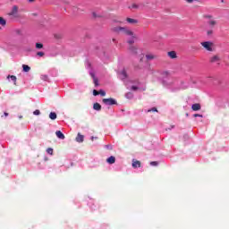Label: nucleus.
I'll use <instances>...</instances> for the list:
<instances>
[{"label": "nucleus", "mask_w": 229, "mask_h": 229, "mask_svg": "<svg viewBox=\"0 0 229 229\" xmlns=\"http://www.w3.org/2000/svg\"><path fill=\"white\" fill-rule=\"evenodd\" d=\"M49 118H50L52 121H55V119H56V113L51 112V113L49 114Z\"/></svg>", "instance_id": "19"}, {"label": "nucleus", "mask_w": 229, "mask_h": 229, "mask_svg": "<svg viewBox=\"0 0 229 229\" xmlns=\"http://www.w3.org/2000/svg\"><path fill=\"white\" fill-rule=\"evenodd\" d=\"M93 108H94L95 110H97L98 112H99V111L101 110V104H99V103H95V104L93 105Z\"/></svg>", "instance_id": "16"}, {"label": "nucleus", "mask_w": 229, "mask_h": 229, "mask_svg": "<svg viewBox=\"0 0 229 229\" xmlns=\"http://www.w3.org/2000/svg\"><path fill=\"white\" fill-rule=\"evenodd\" d=\"M22 68H23L24 72H30V71H31V68L27 64H23Z\"/></svg>", "instance_id": "18"}, {"label": "nucleus", "mask_w": 229, "mask_h": 229, "mask_svg": "<svg viewBox=\"0 0 229 229\" xmlns=\"http://www.w3.org/2000/svg\"><path fill=\"white\" fill-rule=\"evenodd\" d=\"M222 3H225V0H222Z\"/></svg>", "instance_id": "48"}, {"label": "nucleus", "mask_w": 229, "mask_h": 229, "mask_svg": "<svg viewBox=\"0 0 229 229\" xmlns=\"http://www.w3.org/2000/svg\"><path fill=\"white\" fill-rule=\"evenodd\" d=\"M122 80H126L128 78V73L126 72V70H123L121 72Z\"/></svg>", "instance_id": "15"}, {"label": "nucleus", "mask_w": 229, "mask_h": 229, "mask_svg": "<svg viewBox=\"0 0 229 229\" xmlns=\"http://www.w3.org/2000/svg\"><path fill=\"white\" fill-rule=\"evenodd\" d=\"M102 96V97H105V96H106V92H105V90H103V89H100V90H98V96Z\"/></svg>", "instance_id": "26"}, {"label": "nucleus", "mask_w": 229, "mask_h": 229, "mask_svg": "<svg viewBox=\"0 0 229 229\" xmlns=\"http://www.w3.org/2000/svg\"><path fill=\"white\" fill-rule=\"evenodd\" d=\"M148 112H158L157 107H152L151 109H148Z\"/></svg>", "instance_id": "32"}, {"label": "nucleus", "mask_w": 229, "mask_h": 229, "mask_svg": "<svg viewBox=\"0 0 229 229\" xmlns=\"http://www.w3.org/2000/svg\"><path fill=\"white\" fill-rule=\"evenodd\" d=\"M42 47H44V44H42V43H36V48L37 49H42Z\"/></svg>", "instance_id": "25"}, {"label": "nucleus", "mask_w": 229, "mask_h": 229, "mask_svg": "<svg viewBox=\"0 0 229 229\" xmlns=\"http://www.w3.org/2000/svg\"><path fill=\"white\" fill-rule=\"evenodd\" d=\"M134 69L136 71H140V69H142V66H140V65H134Z\"/></svg>", "instance_id": "31"}, {"label": "nucleus", "mask_w": 229, "mask_h": 229, "mask_svg": "<svg viewBox=\"0 0 229 229\" xmlns=\"http://www.w3.org/2000/svg\"><path fill=\"white\" fill-rule=\"evenodd\" d=\"M106 162L107 164H115V157H109L107 159H106Z\"/></svg>", "instance_id": "14"}, {"label": "nucleus", "mask_w": 229, "mask_h": 229, "mask_svg": "<svg viewBox=\"0 0 229 229\" xmlns=\"http://www.w3.org/2000/svg\"><path fill=\"white\" fill-rule=\"evenodd\" d=\"M47 153H48V155H53V148H48L47 149Z\"/></svg>", "instance_id": "29"}, {"label": "nucleus", "mask_w": 229, "mask_h": 229, "mask_svg": "<svg viewBox=\"0 0 229 229\" xmlns=\"http://www.w3.org/2000/svg\"><path fill=\"white\" fill-rule=\"evenodd\" d=\"M114 30L122 31L123 33V35H126L127 37H131V38H137V37L135 36L133 31H131V30H129L126 27H118Z\"/></svg>", "instance_id": "2"}, {"label": "nucleus", "mask_w": 229, "mask_h": 229, "mask_svg": "<svg viewBox=\"0 0 229 229\" xmlns=\"http://www.w3.org/2000/svg\"><path fill=\"white\" fill-rule=\"evenodd\" d=\"M150 165H158V162H157V161H152V162L150 163Z\"/></svg>", "instance_id": "34"}, {"label": "nucleus", "mask_w": 229, "mask_h": 229, "mask_svg": "<svg viewBox=\"0 0 229 229\" xmlns=\"http://www.w3.org/2000/svg\"><path fill=\"white\" fill-rule=\"evenodd\" d=\"M162 83L165 87H166L167 83L165 82V81H163Z\"/></svg>", "instance_id": "40"}, {"label": "nucleus", "mask_w": 229, "mask_h": 229, "mask_svg": "<svg viewBox=\"0 0 229 229\" xmlns=\"http://www.w3.org/2000/svg\"><path fill=\"white\" fill-rule=\"evenodd\" d=\"M140 5L137 4H132L131 5L129 6L130 10H139Z\"/></svg>", "instance_id": "17"}, {"label": "nucleus", "mask_w": 229, "mask_h": 229, "mask_svg": "<svg viewBox=\"0 0 229 229\" xmlns=\"http://www.w3.org/2000/svg\"><path fill=\"white\" fill-rule=\"evenodd\" d=\"M33 15L37 16V13H33Z\"/></svg>", "instance_id": "47"}, {"label": "nucleus", "mask_w": 229, "mask_h": 229, "mask_svg": "<svg viewBox=\"0 0 229 229\" xmlns=\"http://www.w3.org/2000/svg\"><path fill=\"white\" fill-rule=\"evenodd\" d=\"M191 109L193 110V112H198V110H201V105L199 104H193L191 106Z\"/></svg>", "instance_id": "7"}, {"label": "nucleus", "mask_w": 229, "mask_h": 229, "mask_svg": "<svg viewBox=\"0 0 229 229\" xmlns=\"http://www.w3.org/2000/svg\"><path fill=\"white\" fill-rule=\"evenodd\" d=\"M102 103H104V105H117V101H115V99L114 98H103Z\"/></svg>", "instance_id": "6"}, {"label": "nucleus", "mask_w": 229, "mask_h": 229, "mask_svg": "<svg viewBox=\"0 0 229 229\" xmlns=\"http://www.w3.org/2000/svg\"><path fill=\"white\" fill-rule=\"evenodd\" d=\"M146 58L147 60H155V58H157V55L149 54L146 55Z\"/></svg>", "instance_id": "20"}, {"label": "nucleus", "mask_w": 229, "mask_h": 229, "mask_svg": "<svg viewBox=\"0 0 229 229\" xmlns=\"http://www.w3.org/2000/svg\"><path fill=\"white\" fill-rule=\"evenodd\" d=\"M169 58H172L173 60H174V58H178V55H176V52L175 51H170L167 53Z\"/></svg>", "instance_id": "10"}, {"label": "nucleus", "mask_w": 229, "mask_h": 229, "mask_svg": "<svg viewBox=\"0 0 229 229\" xmlns=\"http://www.w3.org/2000/svg\"><path fill=\"white\" fill-rule=\"evenodd\" d=\"M131 90H139V87H137V86H131Z\"/></svg>", "instance_id": "35"}, {"label": "nucleus", "mask_w": 229, "mask_h": 229, "mask_svg": "<svg viewBox=\"0 0 229 229\" xmlns=\"http://www.w3.org/2000/svg\"><path fill=\"white\" fill-rule=\"evenodd\" d=\"M41 80H43V81H47V80H49V77H47V75H41Z\"/></svg>", "instance_id": "27"}, {"label": "nucleus", "mask_w": 229, "mask_h": 229, "mask_svg": "<svg viewBox=\"0 0 229 229\" xmlns=\"http://www.w3.org/2000/svg\"><path fill=\"white\" fill-rule=\"evenodd\" d=\"M96 137L92 136L91 140H95Z\"/></svg>", "instance_id": "44"}, {"label": "nucleus", "mask_w": 229, "mask_h": 229, "mask_svg": "<svg viewBox=\"0 0 229 229\" xmlns=\"http://www.w3.org/2000/svg\"><path fill=\"white\" fill-rule=\"evenodd\" d=\"M125 98H127V99H131V98H133V93L128 92L127 94H125Z\"/></svg>", "instance_id": "24"}, {"label": "nucleus", "mask_w": 229, "mask_h": 229, "mask_svg": "<svg viewBox=\"0 0 229 229\" xmlns=\"http://www.w3.org/2000/svg\"><path fill=\"white\" fill-rule=\"evenodd\" d=\"M46 54L44 52H38L37 53V56H40V57L44 56Z\"/></svg>", "instance_id": "30"}, {"label": "nucleus", "mask_w": 229, "mask_h": 229, "mask_svg": "<svg viewBox=\"0 0 229 229\" xmlns=\"http://www.w3.org/2000/svg\"><path fill=\"white\" fill-rule=\"evenodd\" d=\"M93 81H94L95 87H99V80L98 78H94Z\"/></svg>", "instance_id": "23"}, {"label": "nucleus", "mask_w": 229, "mask_h": 229, "mask_svg": "<svg viewBox=\"0 0 229 229\" xmlns=\"http://www.w3.org/2000/svg\"><path fill=\"white\" fill-rule=\"evenodd\" d=\"M8 78H11V80L14 82V85H16L17 77L15 75H9Z\"/></svg>", "instance_id": "21"}, {"label": "nucleus", "mask_w": 229, "mask_h": 229, "mask_svg": "<svg viewBox=\"0 0 229 229\" xmlns=\"http://www.w3.org/2000/svg\"><path fill=\"white\" fill-rule=\"evenodd\" d=\"M106 148L107 149H112V145H107Z\"/></svg>", "instance_id": "41"}, {"label": "nucleus", "mask_w": 229, "mask_h": 229, "mask_svg": "<svg viewBox=\"0 0 229 229\" xmlns=\"http://www.w3.org/2000/svg\"><path fill=\"white\" fill-rule=\"evenodd\" d=\"M89 75L91 76V78H93V80H94V78H97L96 74L94 72H90Z\"/></svg>", "instance_id": "38"}, {"label": "nucleus", "mask_w": 229, "mask_h": 229, "mask_svg": "<svg viewBox=\"0 0 229 229\" xmlns=\"http://www.w3.org/2000/svg\"><path fill=\"white\" fill-rule=\"evenodd\" d=\"M93 96H99V91L94 89L93 90Z\"/></svg>", "instance_id": "33"}, {"label": "nucleus", "mask_w": 229, "mask_h": 229, "mask_svg": "<svg viewBox=\"0 0 229 229\" xmlns=\"http://www.w3.org/2000/svg\"><path fill=\"white\" fill-rule=\"evenodd\" d=\"M84 139H85V136L81 135V133L79 132L75 140H76V142H83Z\"/></svg>", "instance_id": "9"}, {"label": "nucleus", "mask_w": 229, "mask_h": 229, "mask_svg": "<svg viewBox=\"0 0 229 229\" xmlns=\"http://www.w3.org/2000/svg\"><path fill=\"white\" fill-rule=\"evenodd\" d=\"M200 46L206 49V51H208L209 53H212L215 51L214 48V42L212 41H204L200 43Z\"/></svg>", "instance_id": "3"}, {"label": "nucleus", "mask_w": 229, "mask_h": 229, "mask_svg": "<svg viewBox=\"0 0 229 229\" xmlns=\"http://www.w3.org/2000/svg\"><path fill=\"white\" fill-rule=\"evenodd\" d=\"M55 135L57 139H61V140H64V139H65V135L62 133V131H56Z\"/></svg>", "instance_id": "8"}, {"label": "nucleus", "mask_w": 229, "mask_h": 229, "mask_svg": "<svg viewBox=\"0 0 229 229\" xmlns=\"http://www.w3.org/2000/svg\"><path fill=\"white\" fill-rule=\"evenodd\" d=\"M8 15H10V17H14L15 19H17V17H19V6L13 5Z\"/></svg>", "instance_id": "4"}, {"label": "nucleus", "mask_w": 229, "mask_h": 229, "mask_svg": "<svg viewBox=\"0 0 229 229\" xmlns=\"http://www.w3.org/2000/svg\"><path fill=\"white\" fill-rule=\"evenodd\" d=\"M33 114H34V115H40V110L36 109V110L33 112Z\"/></svg>", "instance_id": "28"}, {"label": "nucleus", "mask_w": 229, "mask_h": 229, "mask_svg": "<svg viewBox=\"0 0 229 229\" xmlns=\"http://www.w3.org/2000/svg\"><path fill=\"white\" fill-rule=\"evenodd\" d=\"M193 116H194V117H203L202 114H193Z\"/></svg>", "instance_id": "39"}, {"label": "nucleus", "mask_w": 229, "mask_h": 229, "mask_svg": "<svg viewBox=\"0 0 229 229\" xmlns=\"http://www.w3.org/2000/svg\"><path fill=\"white\" fill-rule=\"evenodd\" d=\"M5 117H8V113H4Z\"/></svg>", "instance_id": "45"}, {"label": "nucleus", "mask_w": 229, "mask_h": 229, "mask_svg": "<svg viewBox=\"0 0 229 229\" xmlns=\"http://www.w3.org/2000/svg\"><path fill=\"white\" fill-rule=\"evenodd\" d=\"M0 30H1V27H0Z\"/></svg>", "instance_id": "49"}, {"label": "nucleus", "mask_w": 229, "mask_h": 229, "mask_svg": "<svg viewBox=\"0 0 229 229\" xmlns=\"http://www.w3.org/2000/svg\"><path fill=\"white\" fill-rule=\"evenodd\" d=\"M126 21H127V22H129V24H138L139 23V21L135 20L133 18H127Z\"/></svg>", "instance_id": "13"}, {"label": "nucleus", "mask_w": 229, "mask_h": 229, "mask_svg": "<svg viewBox=\"0 0 229 229\" xmlns=\"http://www.w3.org/2000/svg\"><path fill=\"white\" fill-rule=\"evenodd\" d=\"M132 167L134 169H137V167H140V161L133 159L132 160Z\"/></svg>", "instance_id": "12"}, {"label": "nucleus", "mask_w": 229, "mask_h": 229, "mask_svg": "<svg viewBox=\"0 0 229 229\" xmlns=\"http://www.w3.org/2000/svg\"><path fill=\"white\" fill-rule=\"evenodd\" d=\"M19 119H22V115H20V116H19Z\"/></svg>", "instance_id": "46"}, {"label": "nucleus", "mask_w": 229, "mask_h": 229, "mask_svg": "<svg viewBox=\"0 0 229 229\" xmlns=\"http://www.w3.org/2000/svg\"><path fill=\"white\" fill-rule=\"evenodd\" d=\"M0 24L1 26H6V20H4L3 17H0Z\"/></svg>", "instance_id": "22"}, {"label": "nucleus", "mask_w": 229, "mask_h": 229, "mask_svg": "<svg viewBox=\"0 0 229 229\" xmlns=\"http://www.w3.org/2000/svg\"><path fill=\"white\" fill-rule=\"evenodd\" d=\"M203 19H206L207 25L209 28L207 30L206 35L208 37H212V35H214V30H216V26H217V20H216V18H214L211 14H204Z\"/></svg>", "instance_id": "1"}, {"label": "nucleus", "mask_w": 229, "mask_h": 229, "mask_svg": "<svg viewBox=\"0 0 229 229\" xmlns=\"http://www.w3.org/2000/svg\"><path fill=\"white\" fill-rule=\"evenodd\" d=\"M138 48L136 47L131 46L129 51L131 55H137Z\"/></svg>", "instance_id": "11"}, {"label": "nucleus", "mask_w": 229, "mask_h": 229, "mask_svg": "<svg viewBox=\"0 0 229 229\" xmlns=\"http://www.w3.org/2000/svg\"><path fill=\"white\" fill-rule=\"evenodd\" d=\"M63 3H64V4H69V2H67V1H63Z\"/></svg>", "instance_id": "42"}, {"label": "nucleus", "mask_w": 229, "mask_h": 229, "mask_svg": "<svg viewBox=\"0 0 229 229\" xmlns=\"http://www.w3.org/2000/svg\"><path fill=\"white\" fill-rule=\"evenodd\" d=\"M127 42L131 46V44H134L135 41L133 39H131V40H128Z\"/></svg>", "instance_id": "37"}, {"label": "nucleus", "mask_w": 229, "mask_h": 229, "mask_svg": "<svg viewBox=\"0 0 229 229\" xmlns=\"http://www.w3.org/2000/svg\"><path fill=\"white\" fill-rule=\"evenodd\" d=\"M30 3H35V0H28Z\"/></svg>", "instance_id": "43"}, {"label": "nucleus", "mask_w": 229, "mask_h": 229, "mask_svg": "<svg viewBox=\"0 0 229 229\" xmlns=\"http://www.w3.org/2000/svg\"><path fill=\"white\" fill-rule=\"evenodd\" d=\"M219 62H221V57L219 56V55H214L209 57V64H219Z\"/></svg>", "instance_id": "5"}, {"label": "nucleus", "mask_w": 229, "mask_h": 229, "mask_svg": "<svg viewBox=\"0 0 229 229\" xmlns=\"http://www.w3.org/2000/svg\"><path fill=\"white\" fill-rule=\"evenodd\" d=\"M194 1H198V0H186V3H188L189 4H191V3H193Z\"/></svg>", "instance_id": "36"}]
</instances>
